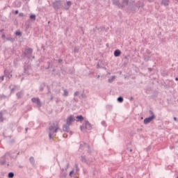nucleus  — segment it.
Instances as JSON below:
<instances>
[{
	"instance_id": "nucleus-1",
	"label": "nucleus",
	"mask_w": 178,
	"mask_h": 178,
	"mask_svg": "<svg viewBox=\"0 0 178 178\" xmlns=\"http://www.w3.org/2000/svg\"><path fill=\"white\" fill-rule=\"evenodd\" d=\"M49 130H50V133L49 136L50 138H52V134H54V133H56V131L59 130V127H58V124H56L55 128H54V127H50Z\"/></svg>"
},
{
	"instance_id": "nucleus-2",
	"label": "nucleus",
	"mask_w": 178,
	"mask_h": 178,
	"mask_svg": "<svg viewBox=\"0 0 178 178\" xmlns=\"http://www.w3.org/2000/svg\"><path fill=\"white\" fill-rule=\"evenodd\" d=\"M73 122H74V116L70 115L67 118V126H70V124H72L73 123Z\"/></svg>"
},
{
	"instance_id": "nucleus-3",
	"label": "nucleus",
	"mask_w": 178,
	"mask_h": 178,
	"mask_svg": "<svg viewBox=\"0 0 178 178\" xmlns=\"http://www.w3.org/2000/svg\"><path fill=\"white\" fill-rule=\"evenodd\" d=\"M155 119V115H152L151 117H149L147 118H145L144 120V124H148V123H150V122H152Z\"/></svg>"
},
{
	"instance_id": "nucleus-4",
	"label": "nucleus",
	"mask_w": 178,
	"mask_h": 178,
	"mask_svg": "<svg viewBox=\"0 0 178 178\" xmlns=\"http://www.w3.org/2000/svg\"><path fill=\"white\" fill-rule=\"evenodd\" d=\"M85 127L88 130H91V124L88 121H85Z\"/></svg>"
},
{
	"instance_id": "nucleus-5",
	"label": "nucleus",
	"mask_w": 178,
	"mask_h": 178,
	"mask_svg": "<svg viewBox=\"0 0 178 178\" xmlns=\"http://www.w3.org/2000/svg\"><path fill=\"white\" fill-rule=\"evenodd\" d=\"M120 54H122V52L119 49H117L114 51V56L116 57L120 56Z\"/></svg>"
},
{
	"instance_id": "nucleus-6",
	"label": "nucleus",
	"mask_w": 178,
	"mask_h": 178,
	"mask_svg": "<svg viewBox=\"0 0 178 178\" xmlns=\"http://www.w3.org/2000/svg\"><path fill=\"white\" fill-rule=\"evenodd\" d=\"M76 122H83V120H84V118L83 117V115H78L76 117Z\"/></svg>"
},
{
	"instance_id": "nucleus-7",
	"label": "nucleus",
	"mask_w": 178,
	"mask_h": 178,
	"mask_svg": "<svg viewBox=\"0 0 178 178\" xmlns=\"http://www.w3.org/2000/svg\"><path fill=\"white\" fill-rule=\"evenodd\" d=\"M63 130H64V131H69V130H70L69 125H64Z\"/></svg>"
},
{
	"instance_id": "nucleus-8",
	"label": "nucleus",
	"mask_w": 178,
	"mask_h": 178,
	"mask_svg": "<svg viewBox=\"0 0 178 178\" xmlns=\"http://www.w3.org/2000/svg\"><path fill=\"white\" fill-rule=\"evenodd\" d=\"M163 5H169V0H163Z\"/></svg>"
},
{
	"instance_id": "nucleus-9",
	"label": "nucleus",
	"mask_w": 178,
	"mask_h": 178,
	"mask_svg": "<svg viewBox=\"0 0 178 178\" xmlns=\"http://www.w3.org/2000/svg\"><path fill=\"white\" fill-rule=\"evenodd\" d=\"M13 176H15V175L13 174V172H10V173L8 174V177H9V178H12V177H13Z\"/></svg>"
},
{
	"instance_id": "nucleus-10",
	"label": "nucleus",
	"mask_w": 178,
	"mask_h": 178,
	"mask_svg": "<svg viewBox=\"0 0 178 178\" xmlns=\"http://www.w3.org/2000/svg\"><path fill=\"white\" fill-rule=\"evenodd\" d=\"M64 95L65 97H67V95H69V92H67V90H64Z\"/></svg>"
},
{
	"instance_id": "nucleus-11",
	"label": "nucleus",
	"mask_w": 178,
	"mask_h": 178,
	"mask_svg": "<svg viewBox=\"0 0 178 178\" xmlns=\"http://www.w3.org/2000/svg\"><path fill=\"white\" fill-rule=\"evenodd\" d=\"M118 102H123V97H118Z\"/></svg>"
},
{
	"instance_id": "nucleus-12",
	"label": "nucleus",
	"mask_w": 178,
	"mask_h": 178,
	"mask_svg": "<svg viewBox=\"0 0 178 178\" xmlns=\"http://www.w3.org/2000/svg\"><path fill=\"white\" fill-rule=\"evenodd\" d=\"M32 102H39V100H38V99H37V98H33V99H32Z\"/></svg>"
},
{
	"instance_id": "nucleus-13",
	"label": "nucleus",
	"mask_w": 178,
	"mask_h": 178,
	"mask_svg": "<svg viewBox=\"0 0 178 178\" xmlns=\"http://www.w3.org/2000/svg\"><path fill=\"white\" fill-rule=\"evenodd\" d=\"M30 19H33V20H35V15H31L30 16Z\"/></svg>"
},
{
	"instance_id": "nucleus-14",
	"label": "nucleus",
	"mask_w": 178,
	"mask_h": 178,
	"mask_svg": "<svg viewBox=\"0 0 178 178\" xmlns=\"http://www.w3.org/2000/svg\"><path fill=\"white\" fill-rule=\"evenodd\" d=\"M16 35H22V32L20 31H18L15 33Z\"/></svg>"
},
{
	"instance_id": "nucleus-15",
	"label": "nucleus",
	"mask_w": 178,
	"mask_h": 178,
	"mask_svg": "<svg viewBox=\"0 0 178 178\" xmlns=\"http://www.w3.org/2000/svg\"><path fill=\"white\" fill-rule=\"evenodd\" d=\"M67 5L68 6H70V5H72V2L67 1Z\"/></svg>"
},
{
	"instance_id": "nucleus-16",
	"label": "nucleus",
	"mask_w": 178,
	"mask_h": 178,
	"mask_svg": "<svg viewBox=\"0 0 178 178\" xmlns=\"http://www.w3.org/2000/svg\"><path fill=\"white\" fill-rule=\"evenodd\" d=\"M124 5H127V3H129V1H127V0H124Z\"/></svg>"
},
{
	"instance_id": "nucleus-17",
	"label": "nucleus",
	"mask_w": 178,
	"mask_h": 178,
	"mask_svg": "<svg viewBox=\"0 0 178 178\" xmlns=\"http://www.w3.org/2000/svg\"><path fill=\"white\" fill-rule=\"evenodd\" d=\"M72 175H73V171H71V172H70V176H72Z\"/></svg>"
},
{
	"instance_id": "nucleus-18",
	"label": "nucleus",
	"mask_w": 178,
	"mask_h": 178,
	"mask_svg": "<svg viewBox=\"0 0 178 178\" xmlns=\"http://www.w3.org/2000/svg\"><path fill=\"white\" fill-rule=\"evenodd\" d=\"M17 13H19V10L15 11V15H17Z\"/></svg>"
},
{
	"instance_id": "nucleus-19",
	"label": "nucleus",
	"mask_w": 178,
	"mask_h": 178,
	"mask_svg": "<svg viewBox=\"0 0 178 178\" xmlns=\"http://www.w3.org/2000/svg\"><path fill=\"white\" fill-rule=\"evenodd\" d=\"M84 129V127H81V130L83 131Z\"/></svg>"
},
{
	"instance_id": "nucleus-20",
	"label": "nucleus",
	"mask_w": 178,
	"mask_h": 178,
	"mask_svg": "<svg viewBox=\"0 0 178 178\" xmlns=\"http://www.w3.org/2000/svg\"><path fill=\"white\" fill-rule=\"evenodd\" d=\"M1 81H3V76H1Z\"/></svg>"
},
{
	"instance_id": "nucleus-21",
	"label": "nucleus",
	"mask_w": 178,
	"mask_h": 178,
	"mask_svg": "<svg viewBox=\"0 0 178 178\" xmlns=\"http://www.w3.org/2000/svg\"><path fill=\"white\" fill-rule=\"evenodd\" d=\"M174 120H175V122H176V120H177V119L176 118V117L174 118Z\"/></svg>"
},
{
	"instance_id": "nucleus-22",
	"label": "nucleus",
	"mask_w": 178,
	"mask_h": 178,
	"mask_svg": "<svg viewBox=\"0 0 178 178\" xmlns=\"http://www.w3.org/2000/svg\"><path fill=\"white\" fill-rule=\"evenodd\" d=\"M2 38H5V35H2Z\"/></svg>"
},
{
	"instance_id": "nucleus-23",
	"label": "nucleus",
	"mask_w": 178,
	"mask_h": 178,
	"mask_svg": "<svg viewBox=\"0 0 178 178\" xmlns=\"http://www.w3.org/2000/svg\"><path fill=\"white\" fill-rule=\"evenodd\" d=\"M175 80H176V81H178V78H176Z\"/></svg>"
},
{
	"instance_id": "nucleus-24",
	"label": "nucleus",
	"mask_w": 178,
	"mask_h": 178,
	"mask_svg": "<svg viewBox=\"0 0 178 178\" xmlns=\"http://www.w3.org/2000/svg\"><path fill=\"white\" fill-rule=\"evenodd\" d=\"M75 95H77V92H75Z\"/></svg>"
},
{
	"instance_id": "nucleus-25",
	"label": "nucleus",
	"mask_w": 178,
	"mask_h": 178,
	"mask_svg": "<svg viewBox=\"0 0 178 178\" xmlns=\"http://www.w3.org/2000/svg\"><path fill=\"white\" fill-rule=\"evenodd\" d=\"M31 159H33V158H31Z\"/></svg>"
},
{
	"instance_id": "nucleus-26",
	"label": "nucleus",
	"mask_w": 178,
	"mask_h": 178,
	"mask_svg": "<svg viewBox=\"0 0 178 178\" xmlns=\"http://www.w3.org/2000/svg\"><path fill=\"white\" fill-rule=\"evenodd\" d=\"M177 178H178V177H177Z\"/></svg>"
}]
</instances>
